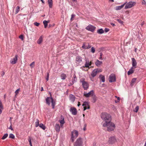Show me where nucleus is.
I'll return each instance as SVG.
<instances>
[{
  "label": "nucleus",
  "instance_id": "nucleus-12",
  "mask_svg": "<svg viewBox=\"0 0 146 146\" xmlns=\"http://www.w3.org/2000/svg\"><path fill=\"white\" fill-rule=\"evenodd\" d=\"M82 106L84 107V110L85 111L86 109H90V107L89 106V104L88 102H85L82 104Z\"/></svg>",
  "mask_w": 146,
  "mask_h": 146
},
{
  "label": "nucleus",
  "instance_id": "nucleus-2",
  "mask_svg": "<svg viewBox=\"0 0 146 146\" xmlns=\"http://www.w3.org/2000/svg\"><path fill=\"white\" fill-rule=\"evenodd\" d=\"M104 127H107V130L109 131H111L114 130L115 128L114 124L110 121L107 123H104L103 124Z\"/></svg>",
  "mask_w": 146,
  "mask_h": 146
},
{
  "label": "nucleus",
  "instance_id": "nucleus-15",
  "mask_svg": "<svg viewBox=\"0 0 146 146\" xmlns=\"http://www.w3.org/2000/svg\"><path fill=\"white\" fill-rule=\"evenodd\" d=\"M131 60L132 61V67L133 68L134 67V68H135L137 65L136 61L134 58H132Z\"/></svg>",
  "mask_w": 146,
  "mask_h": 146
},
{
  "label": "nucleus",
  "instance_id": "nucleus-61",
  "mask_svg": "<svg viewBox=\"0 0 146 146\" xmlns=\"http://www.w3.org/2000/svg\"><path fill=\"white\" fill-rule=\"evenodd\" d=\"M43 90H43V88L42 87L41 88V91H42Z\"/></svg>",
  "mask_w": 146,
  "mask_h": 146
},
{
  "label": "nucleus",
  "instance_id": "nucleus-14",
  "mask_svg": "<svg viewBox=\"0 0 146 146\" xmlns=\"http://www.w3.org/2000/svg\"><path fill=\"white\" fill-rule=\"evenodd\" d=\"M99 72V71L98 69L94 70L92 72L91 76L94 77L96 76L98 72Z\"/></svg>",
  "mask_w": 146,
  "mask_h": 146
},
{
  "label": "nucleus",
  "instance_id": "nucleus-36",
  "mask_svg": "<svg viewBox=\"0 0 146 146\" xmlns=\"http://www.w3.org/2000/svg\"><path fill=\"white\" fill-rule=\"evenodd\" d=\"M139 109V107L138 106H136L135 109L133 110V111L135 112H137Z\"/></svg>",
  "mask_w": 146,
  "mask_h": 146
},
{
  "label": "nucleus",
  "instance_id": "nucleus-39",
  "mask_svg": "<svg viewBox=\"0 0 146 146\" xmlns=\"http://www.w3.org/2000/svg\"><path fill=\"white\" fill-rule=\"evenodd\" d=\"M28 141L30 145V146H32L31 141V137H29V139H28Z\"/></svg>",
  "mask_w": 146,
  "mask_h": 146
},
{
  "label": "nucleus",
  "instance_id": "nucleus-56",
  "mask_svg": "<svg viewBox=\"0 0 146 146\" xmlns=\"http://www.w3.org/2000/svg\"><path fill=\"white\" fill-rule=\"evenodd\" d=\"M12 119V118L11 117H10V119H9V121H10V123H11V119Z\"/></svg>",
  "mask_w": 146,
  "mask_h": 146
},
{
  "label": "nucleus",
  "instance_id": "nucleus-6",
  "mask_svg": "<svg viewBox=\"0 0 146 146\" xmlns=\"http://www.w3.org/2000/svg\"><path fill=\"white\" fill-rule=\"evenodd\" d=\"M80 82L82 83V86L84 90H87L88 88V83L84 81V78H82Z\"/></svg>",
  "mask_w": 146,
  "mask_h": 146
},
{
  "label": "nucleus",
  "instance_id": "nucleus-5",
  "mask_svg": "<svg viewBox=\"0 0 146 146\" xmlns=\"http://www.w3.org/2000/svg\"><path fill=\"white\" fill-rule=\"evenodd\" d=\"M136 4L135 2L134 1L129 2L127 3L125 7V9H127L128 8L132 7Z\"/></svg>",
  "mask_w": 146,
  "mask_h": 146
},
{
  "label": "nucleus",
  "instance_id": "nucleus-54",
  "mask_svg": "<svg viewBox=\"0 0 146 146\" xmlns=\"http://www.w3.org/2000/svg\"><path fill=\"white\" fill-rule=\"evenodd\" d=\"M9 129H10L11 130H13V129L12 128V126H11V125L9 127Z\"/></svg>",
  "mask_w": 146,
  "mask_h": 146
},
{
  "label": "nucleus",
  "instance_id": "nucleus-33",
  "mask_svg": "<svg viewBox=\"0 0 146 146\" xmlns=\"http://www.w3.org/2000/svg\"><path fill=\"white\" fill-rule=\"evenodd\" d=\"M48 22L46 20L44 21H43V23L44 25V27L45 28H46L48 25Z\"/></svg>",
  "mask_w": 146,
  "mask_h": 146
},
{
  "label": "nucleus",
  "instance_id": "nucleus-28",
  "mask_svg": "<svg viewBox=\"0 0 146 146\" xmlns=\"http://www.w3.org/2000/svg\"><path fill=\"white\" fill-rule=\"evenodd\" d=\"M97 33L99 34H102L104 33V31L102 29H98Z\"/></svg>",
  "mask_w": 146,
  "mask_h": 146
},
{
  "label": "nucleus",
  "instance_id": "nucleus-43",
  "mask_svg": "<svg viewBox=\"0 0 146 146\" xmlns=\"http://www.w3.org/2000/svg\"><path fill=\"white\" fill-rule=\"evenodd\" d=\"M117 21H118V22H119L121 24H123V22L121 21V20L119 19H117Z\"/></svg>",
  "mask_w": 146,
  "mask_h": 146
},
{
  "label": "nucleus",
  "instance_id": "nucleus-11",
  "mask_svg": "<svg viewBox=\"0 0 146 146\" xmlns=\"http://www.w3.org/2000/svg\"><path fill=\"white\" fill-rule=\"evenodd\" d=\"M18 56L16 54L15 55V57L12 59L10 61V63L12 64H15L17 62L18 59Z\"/></svg>",
  "mask_w": 146,
  "mask_h": 146
},
{
  "label": "nucleus",
  "instance_id": "nucleus-8",
  "mask_svg": "<svg viewBox=\"0 0 146 146\" xmlns=\"http://www.w3.org/2000/svg\"><path fill=\"white\" fill-rule=\"evenodd\" d=\"M84 95L86 98H88L91 96H95V95L93 90H91L88 93H87L86 92H84Z\"/></svg>",
  "mask_w": 146,
  "mask_h": 146
},
{
  "label": "nucleus",
  "instance_id": "nucleus-53",
  "mask_svg": "<svg viewBox=\"0 0 146 146\" xmlns=\"http://www.w3.org/2000/svg\"><path fill=\"white\" fill-rule=\"evenodd\" d=\"M89 47V48H91V46L89 45V44L88 43L87 45H86V47Z\"/></svg>",
  "mask_w": 146,
  "mask_h": 146
},
{
  "label": "nucleus",
  "instance_id": "nucleus-63",
  "mask_svg": "<svg viewBox=\"0 0 146 146\" xmlns=\"http://www.w3.org/2000/svg\"><path fill=\"white\" fill-rule=\"evenodd\" d=\"M74 78H75V79H77L76 78V76L75 75H74Z\"/></svg>",
  "mask_w": 146,
  "mask_h": 146
},
{
  "label": "nucleus",
  "instance_id": "nucleus-16",
  "mask_svg": "<svg viewBox=\"0 0 146 146\" xmlns=\"http://www.w3.org/2000/svg\"><path fill=\"white\" fill-rule=\"evenodd\" d=\"M76 63L77 64H79L82 61V58L80 56H77L76 58Z\"/></svg>",
  "mask_w": 146,
  "mask_h": 146
},
{
  "label": "nucleus",
  "instance_id": "nucleus-29",
  "mask_svg": "<svg viewBox=\"0 0 146 146\" xmlns=\"http://www.w3.org/2000/svg\"><path fill=\"white\" fill-rule=\"evenodd\" d=\"M3 109V106L1 101L0 100V114L2 113V110Z\"/></svg>",
  "mask_w": 146,
  "mask_h": 146
},
{
  "label": "nucleus",
  "instance_id": "nucleus-34",
  "mask_svg": "<svg viewBox=\"0 0 146 146\" xmlns=\"http://www.w3.org/2000/svg\"><path fill=\"white\" fill-rule=\"evenodd\" d=\"M8 136V134L7 133H5L4 135L2 137L1 139L3 140H4L6 139L7 137Z\"/></svg>",
  "mask_w": 146,
  "mask_h": 146
},
{
  "label": "nucleus",
  "instance_id": "nucleus-48",
  "mask_svg": "<svg viewBox=\"0 0 146 146\" xmlns=\"http://www.w3.org/2000/svg\"><path fill=\"white\" fill-rule=\"evenodd\" d=\"M103 55L102 53H100V57H99V59L100 60H102V56Z\"/></svg>",
  "mask_w": 146,
  "mask_h": 146
},
{
  "label": "nucleus",
  "instance_id": "nucleus-7",
  "mask_svg": "<svg viewBox=\"0 0 146 146\" xmlns=\"http://www.w3.org/2000/svg\"><path fill=\"white\" fill-rule=\"evenodd\" d=\"M109 82L111 83L115 82L116 80L115 74H110L109 77Z\"/></svg>",
  "mask_w": 146,
  "mask_h": 146
},
{
  "label": "nucleus",
  "instance_id": "nucleus-50",
  "mask_svg": "<svg viewBox=\"0 0 146 146\" xmlns=\"http://www.w3.org/2000/svg\"><path fill=\"white\" fill-rule=\"evenodd\" d=\"M19 38L22 40H23V36L22 35H21L19 36Z\"/></svg>",
  "mask_w": 146,
  "mask_h": 146
},
{
  "label": "nucleus",
  "instance_id": "nucleus-55",
  "mask_svg": "<svg viewBox=\"0 0 146 146\" xmlns=\"http://www.w3.org/2000/svg\"><path fill=\"white\" fill-rule=\"evenodd\" d=\"M145 0H143L142 2V4H145Z\"/></svg>",
  "mask_w": 146,
  "mask_h": 146
},
{
  "label": "nucleus",
  "instance_id": "nucleus-41",
  "mask_svg": "<svg viewBox=\"0 0 146 146\" xmlns=\"http://www.w3.org/2000/svg\"><path fill=\"white\" fill-rule=\"evenodd\" d=\"M20 7L19 6H17L16 9V14L18 13L19 11Z\"/></svg>",
  "mask_w": 146,
  "mask_h": 146
},
{
  "label": "nucleus",
  "instance_id": "nucleus-3",
  "mask_svg": "<svg viewBox=\"0 0 146 146\" xmlns=\"http://www.w3.org/2000/svg\"><path fill=\"white\" fill-rule=\"evenodd\" d=\"M78 135V133L77 131L74 130L71 132L70 140L72 142H73L74 140L76 138Z\"/></svg>",
  "mask_w": 146,
  "mask_h": 146
},
{
  "label": "nucleus",
  "instance_id": "nucleus-58",
  "mask_svg": "<svg viewBox=\"0 0 146 146\" xmlns=\"http://www.w3.org/2000/svg\"><path fill=\"white\" fill-rule=\"evenodd\" d=\"M95 96H93L94 97L93 99H94V102H95L96 100V98H95Z\"/></svg>",
  "mask_w": 146,
  "mask_h": 146
},
{
  "label": "nucleus",
  "instance_id": "nucleus-27",
  "mask_svg": "<svg viewBox=\"0 0 146 146\" xmlns=\"http://www.w3.org/2000/svg\"><path fill=\"white\" fill-rule=\"evenodd\" d=\"M102 62L97 60L96 62H95V64L97 66H99L102 64Z\"/></svg>",
  "mask_w": 146,
  "mask_h": 146
},
{
  "label": "nucleus",
  "instance_id": "nucleus-40",
  "mask_svg": "<svg viewBox=\"0 0 146 146\" xmlns=\"http://www.w3.org/2000/svg\"><path fill=\"white\" fill-rule=\"evenodd\" d=\"M95 49L94 47H92L91 48V51L93 53H94L95 52Z\"/></svg>",
  "mask_w": 146,
  "mask_h": 146
},
{
  "label": "nucleus",
  "instance_id": "nucleus-18",
  "mask_svg": "<svg viewBox=\"0 0 146 146\" xmlns=\"http://www.w3.org/2000/svg\"><path fill=\"white\" fill-rule=\"evenodd\" d=\"M51 101V97H47L46 99V103L48 106L50 104V102Z\"/></svg>",
  "mask_w": 146,
  "mask_h": 146
},
{
  "label": "nucleus",
  "instance_id": "nucleus-51",
  "mask_svg": "<svg viewBox=\"0 0 146 146\" xmlns=\"http://www.w3.org/2000/svg\"><path fill=\"white\" fill-rule=\"evenodd\" d=\"M19 89H18L15 91V93L16 95H17L19 93Z\"/></svg>",
  "mask_w": 146,
  "mask_h": 146
},
{
  "label": "nucleus",
  "instance_id": "nucleus-25",
  "mask_svg": "<svg viewBox=\"0 0 146 146\" xmlns=\"http://www.w3.org/2000/svg\"><path fill=\"white\" fill-rule=\"evenodd\" d=\"M133 67H131V69L129 70L128 72H127V74L128 75H129L134 72V70H133Z\"/></svg>",
  "mask_w": 146,
  "mask_h": 146
},
{
  "label": "nucleus",
  "instance_id": "nucleus-38",
  "mask_svg": "<svg viewBox=\"0 0 146 146\" xmlns=\"http://www.w3.org/2000/svg\"><path fill=\"white\" fill-rule=\"evenodd\" d=\"M88 47H86V45L84 43L83 44L82 46V48L84 49H88L89 48V47L88 46Z\"/></svg>",
  "mask_w": 146,
  "mask_h": 146
},
{
  "label": "nucleus",
  "instance_id": "nucleus-22",
  "mask_svg": "<svg viewBox=\"0 0 146 146\" xmlns=\"http://www.w3.org/2000/svg\"><path fill=\"white\" fill-rule=\"evenodd\" d=\"M61 118L62 119H62L61 120H60L59 121V122L61 124V126H62L63 125V124L64 123L65 121L64 120V118H63L62 115H61Z\"/></svg>",
  "mask_w": 146,
  "mask_h": 146
},
{
  "label": "nucleus",
  "instance_id": "nucleus-57",
  "mask_svg": "<svg viewBox=\"0 0 146 146\" xmlns=\"http://www.w3.org/2000/svg\"><path fill=\"white\" fill-rule=\"evenodd\" d=\"M111 24L113 26H114L115 25L113 23H111Z\"/></svg>",
  "mask_w": 146,
  "mask_h": 146
},
{
  "label": "nucleus",
  "instance_id": "nucleus-9",
  "mask_svg": "<svg viewBox=\"0 0 146 146\" xmlns=\"http://www.w3.org/2000/svg\"><path fill=\"white\" fill-rule=\"evenodd\" d=\"M96 28L95 27L90 25H89L86 28V30L92 32L94 31Z\"/></svg>",
  "mask_w": 146,
  "mask_h": 146
},
{
  "label": "nucleus",
  "instance_id": "nucleus-1",
  "mask_svg": "<svg viewBox=\"0 0 146 146\" xmlns=\"http://www.w3.org/2000/svg\"><path fill=\"white\" fill-rule=\"evenodd\" d=\"M101 117L105 121L104 123L109 122L111 120V116L110 114L105 112L101 114Z\"/></svg>",
  "mask_w": 146,
  "mask_h": 146
},
{
  "label": "nucleus",
  "instance_id": "nucleus-19",
  "mask_svg": "<svg viewBox=\"0 0 146 146\" xmlns=\"http://www.w3.org/2000/svg\"><path fill=\"white\" fill-rule=\"evenodd\" d=\"M126 3V2H125L121 5L116 6V10H118L121 9L124 7Z\"/></svg>",
  "mask_w": 146,
  "mask_h": 146
},
{
  "label": "nucleus",
  "instance_id": "nucleus-20",
  "mask_svg": "<svg viewBox=\"0 0 146 146\" xmlns=\"http://www.w3.org/2000/svg\"><path fill=\"white\" fill-rule=\"evenodd\" d=\"M55 130L56 132H59L60 131V127L58 124H56L55 125Z\"/></svg>",
  "mask_w": 146,
  "mask_h": 146
},
{
  "label": "nucleus",
  "instance_id": "nucleus-26",
  "mask_svg": "<svg viewBox=\"0 0 146 146\" xmlns=\"http://www.w3.org/2000/svg\"><path fill=\"white\" fill-rule=\"evenodd\" d=\"M42 39L43 38L42 36H40L37 41V43L39 44H41L42 42Z\"/></svg>",
  "mask_w": 146,
  "mask_h": 146
},
{
  "label": "nucleus",
  "instance_id": "nucleus-42",
  "mask_svg": "<svg viewBox=\"0 0 146 146\" xmlns=\"http://www.w3.org/2000/svg\"><path fill=\"white\" fill-rule=\"evenodd\" d=\"M35 64V62H33L30 64V66L32 68L34 66Z\"/></svg>",
  "mask_w": 146,
  "mask_h": 146
},
{
  "label": "nucleus",
  "instance_id": "nucleus-46",
  "mask_svg": "<svg viewBox=\"0 0 146 146\" xmlns=\"http://www.w3.org/2000/svg\"><path fill=\"white\" fill-rule=\"evenodd\" d=\"M136 78H133L131 80V82L132 83H134L135 82L136 80Z\"/></svg>",
  "mask_w": 146,
  "mask_h": 146
},
{
  "label": "nucleus",
  "instance_id": "nucleus-44",
  "mask_svg": "<svg viewBox=\"0 0 146 146\" xmlns=\"http://www.w3.org/2000/svg\"><path fill=\"white\" fill-rule=\"evenodd\" d=\"M77 79L74 78V80H72V84H71V85H72L74 83L76 82Z\"/></svg>",
  "mask_w": 146,
  "mask_h": 146
},
{
  "label": "nucleus",
  "instance_id": "nucleus-31",
  "mask_svg": "<svg viewBox=\"0 0 146 146\" xmlns=\"http://www.w3.org/2000/svg\"><path fill=\"white\" fill-rule=\"evenodd\" d=\"M66 77V76L65 74H62L60 76V78L62 80H65Z\"/></svg>",
  "mask_w": 146,
  "mask_h": 146
},
{
  "label": "nucleus",
  "instance_id": "nucleus-52",
  "mask_svg": "<svg viewBox=\"0 0 146 146\" xmlns=\"http://www.w3.org/2000/svg\"><path fill=\"white\" fill-rule=\"evenodd\" d=\"M75 15L73 14H72L71 16V18L70 19L71 20H72V19L75 17Z\"/></svg>",
  "mask_w": 146,
  "mask_h": 146
},
{
  "label": "nucleus",
  "instance_id": "nucleus-23",
  "mask_svg": "<svg viewBox=\"0 0 146 146\" xmlns=\"http://www.w3.org/2000/svg\"><path fill=\"white\" fill-rule=\"evenodd\" d=\"M51 105L52 107V109H54V106L55 105V102L54 101L52 97H51Z\"/></svg>",
  "mask_w": 146,
  "mask_h": 146
},
{
  "label": "nucleus",
  "instance_id": "nucleus-62",
  "mask_svg": "<svg viewBox=\"0 0 146 146\" xmlns=\"http://www.w3.org/2000/svg\"><path fill=\"white\" fill-rule=\"evenodd\" d=\"M117 99L118 100H120V98L119 97H117Z\"/></svg>",
  "mask_w": 146,
  "mask_h": 146
},
{
  "label": "nucleus",
  "instance_id": "nucleus-59",
  "mask_svg": "<svg viewBox=\"0 0 146 146\" xmlns=\"http://www.w3.org/2000/svg\"><path fill=\"white\" fill-rule=\"evenodd\" d=\"M80 105V102H78V107Z\"/></svg>",
  "mask_w": 146,
  "mask_h": 146
},
{
  "label": "nucleus",
  "instance_id": "nucleus-24",
  "mask_svg": "<svg viewBox=\"0 0 146 146\" xmlns=\"http://www.w3.org/2000/svg\"><path fill=\"white\" fill-rule=\"evenodd\" d=\"M100 80L102 82H104L105 81V78L104 76H102V75H100Z\"/></svg>",
  "mask_w": 146,
  "mask_h": 146
},
{
  "label": "nucleus",
  "instance_id": "nucleus-10",
  "mask_svg": "<svg viewBox=\"0 0 146 146\" xmlns=\"http://www.w3.org/2000/svg\"><path fill=\"white\" fill-rule=\"evenodd\" d=\"M116 141V139L115 136H112L110 137L109 139L108 142L110 144H113Z\"/></svg>",
  "mask_w": 146,
  "mask_h": 146
},
{
  "label": "nucleus",
  "instance_id": "nucleus-17",
  "mask_svg": "<svg viewBox=\"0 0 146 146\" xmlns=\"http://www.w3.org/2000/svg\"><path fill=\"white\" fill-rule=\"evenodd\" d=\"M69 99L71 102H74L75 100V97L73 95L70 94L69 95Z\"/></svg>",
  "mask_w": 146,
  "mask_h": 146
},
{
  "label": "nucleus",
  "instance_id": "nucleus-4",
  "mask_svg": "<svg viewBox=\"0 0 146 146\" xmlns=\"http://www.w3.org/2000/svg\"><path fill=\"white\" fill-rule=\"evenodd\" d=\"M83 141L81 137L78 138L74 144V146H82Z\"/></svg>",
  "mask_w": 146,
  "mask_h": 146
},
{
  "label": "nucleus",
  "instance_id": "nucleus-32",
  "mask_svg": "<svg viewBox=\"0 0 146 146\" xmlns=\"http://www.w3.org/2000/svg\"><path fill=\"white\" fill-rule=\"evenodd\" d=\"M91 64L89 63V61H87L84 64L85 67L86 68H88L89 67V66Z\"/></svg>",
  "mask_w": 146,
  "mask_h": 146
},
{
  "label": "nucleus",
  "instance_id": "nucleus-30",
  "mask_svg": "<svg viewBox=\"0 0 146 146\" xmlns=\"http://www.w3.org/2000/svg\"><path fill=\"white\" fill-rule=\"evenodd\" d=\"M39 127L43 130H44L46 129L45 126L42 123H40L39 124Z\"/></svg>",
  "mask_w": 146,
  "mask_h": 146
},
{
  "label": "nucleus",
  "instance_id": "nucleus-49",
  "mask_svg": "<svg viewBox=\"0 0 146 146\" xmlns=\"http://www.w3.org/2000/svg\"><path fill=\"white\" fill-rule=\"evenodd\" d=\"M109 31V29L108 28H105L104 31L106 33H107Z\"/></svg>",
  "mask_w": 146,
  "mask_h": 146
},
{
  "label": "nucleus",
  "instance_id": "nucleus-21",
  "mask_svg": "<svg viewBox=\"0 0 146 146\" xmlns=\"http://www.w3.org/2000/svg\"><path fill=\"white\" fill-rule=\"evenodd\" d=\"M48 2L50 8H52V0H48Z\"/></svg>",
  "mask_w": 146,
  "mask_h": 146
},
{
  "label": "nucleus",
  "instance_id": "nucleus-64",
  "mask_svg": "<svg viewBox=\"0 0 146 146\" xmlns=\"http://www.w3.org/2000/svg\"><path fill=\"white\" fill-rule=\"evenodd\" d=\"M118 101H119L118 100H115V103H118Z\"/></svg>",
  "mask_w": 146,
  "mask_h": 146
},
{
  "label": "nucleus",
  "instance_id": "nucleus-13",
  "mask_svg": "<svg viewBox=\"0 0 146 146\" xmlns=\"http://www.w3.org/2000/svg\"><path fill=\"white\" fill-rule=\"evenodd\" d=\"M70 111L73 115H75L77 114L76 109L74 107L71 108L70 109Z\"/></svg>",
  "mask_w": 146,
  "mask_h": 146
},
{
  "label": "nucleus",
  "instance_id": "nucleus-60",
  "mask_svg": "<svg viewBox=\"0 0 146 146\" xmlns=\"http://www.w3.org/2000/svg\"><path fill=\"white\" fill-rule=\"evenodd\" d=\"M40 0L41 1L42 3H43L44 4V2L43 0Z\"/></svg>",
  "mask_w": 146,
  "mask_h": 146
},
{
  "label": "nucleus",
  "instance_id": "nucleus-47",
  "mask_svg": "<svg viewBox=\"0 0 146 146\" xmlns=\"http://www.w3.org/2000/svg\"><path fill=\"white\" fill-rule=\"evenodd\" d=\"M49 73L47 72V77L46 78V80L47 81H48L49 80Z\"/></svg>",
  "mask_w": 146,
  "mask_h": 146
},
{
  "label": "nucleus",
  "instance_id": "nucleus-35",
  "mask_svg": "<svg viewBox=\"0 0 146 146\" xmlns=\"http://www.w3.org/2000/svg\"><path fill=\"white\" fill-rule=\"evenodd\" d=\"M36 121L35 122V127H38L39 126V121L38 119H36Z\"/></svg>",
  "mask_w": 146,
  "mask_h": 146
},
{
  "label": "nucleus",
  "instance_id": "nucleus-37",
  "mask_svg": "<svg viewBox=\"0 0 146 146\" xmlns=\"http://www.w3.org/2000/svg\"><path fill=\"white\" fill-rule=\"evenodd\" d=\"M15 137L14 135L12 133H11L9 135V137L10 138L13 139L15 138Z\"/></svg>",
  "mask_w": 146,
  "mask_h": 146
},
{
  "label": "nucleus",
  "instance_id": "nucleus-45",
  "mask_svg": "<svg viewBox=\"0 0 146 146\" xmlns=\"http://www.w3.org/2000/svg\"><path fill=\"white\" fill-rule=\"evenodd\" d=\"M34 24L36 26H38L40 25V23L37 22H35L34 23Z\"/></svg>",
  "mask_w": 146,
  "mask_h": 146
}]
</instances>
